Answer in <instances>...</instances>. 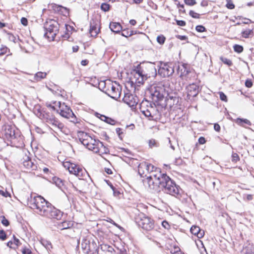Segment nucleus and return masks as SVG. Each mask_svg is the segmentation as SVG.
Returning a JSON list of instances; mask_svg holds the SVG:
<instances>
[{
  "label": "nucleus",
  "instance_id": "nucleus-1",
  "mask_svg": "<svg viewBox=\"0 0 254 254\" xmlns=\"http://www.w3.org/2000/svg\"><path fill=\"white\" fill-rule=\"evenodd\" d=\"M144 185L152 190L163 191L176 198L181 196L182 189L175 182L165 173H162L160 169H156L152 176H148L144 181Z\"/></svg>",
  "mask_w": 254,
  "mask_h": 254
},
{
  "label": "nucleus",
  "instance_id": "nucleus-2",
  "mask_svg": "<svg viewBox=\"0 0 254 254\" xmlns=\"http://www.w3.org/2000/svg\"><path fill=\"white\" fill-rule=\"evenodd\" d=\"M28 204L32 209H36L39 215L50 219L60 220L63 216V212L53 206L41 196L31 197Z\"/></svg>",
  "mask_w": 254,
  "mask_h": 254
},
{
  "label": "nucleus",
  "instance_id": "nucleus-3",
  "mask_svg": "<svg viewBox=\"0 0 254 254\" xmlns=\"http://www.w3.org/2000/svg\"><path fill=\"white\" fill-rule=\"evenodd\" d=\"M77 136L80 142L84 146L94 153L101 152L102 154H107L109 151L108 148L106 147L102 142L92 138L86 132L79 131Z\"/></svg>",
  "mask_w": 254,
  "mask_h": 254
},
{
  "label": "nucleus",
  "instance_id": "nucleus-4",
  "mask_svg": "<svg viewBox=\"0 0 254 254\" xmlns=\"http://www.w3.org/2000/svg\"><path fill=\"white\" fill-rule=\"evenodd\" d=\"M42 120L45 121L47 124L51 126V128L55 131H60L65 134L69 132L68 129L64 125L59 121V120L52 113L45 112Z\"/></svg>",
  "mask_w": 254,
  "mask_h": 254
},
{
  "label": "nucleus",
  "instance_id": "nucleus-5",
  "mask_svg": "<svg viewBox=\"0 0 254 254\" xmlns=\"http://www.w3.org/2000/svg\"><path fill=\"white\" fill-rule=\"evenodd\" d=\"M100 87H103V91L111 98L117 100L121 95V89L119 85H114L110 81H102L99 83Z\"/></svg>",
  "mask_w": 254,
  "mask_h": 254
},
{
  "label": "nucleus",
  "instance_id": "nucleus-6",
  "mask_svg": "<svg viewBox=\"0 0 254 254\" xmlns=\"http://www.w3.org/2000/svg\"><path fill=\"white\" fill-rule=\"evenodd\" d=\"M44 29L45 31L44 36L49 41H53L59 32V24L54 19H50L44 24Z\"/></svg>",
  "mask_w": 254,
  "mask_h": 254
},
{
  "label": "nucleus",
  "instance_id": "nucleus-7",
  "mask_svg": "<svg viewBox=\"0 0 254 254\" xmlns=\"http://www.w3.org/2000/svg\"><path fill=\"white\" fill-rule=\"evenodd\" d=\"M1 132L5 138L14 144H15L18 139L20 138L18 132H15V127L10 125H4L2 127Z\"/></svg>",
  "mask_w": 254,
  "mask_h": 254
},
{
  "label": "nucleus",
  "instance_id": "nucleus-8",
  "mask_svg": "<svg viewBox=\"0 0 254 254\" xmlns=\"http://www.w3.org/2000/svg\"><path fill=\"white\" fill-rule=\"evenodd\" d=\"M158 66V74L163 77H169L174 72V64L172 63L160 62Z\"/></svg>",
  "mask_w": 254,
  "mask_h": 254
},
{
  "label": "nucleus",
  "instance_id": "nucleus-9",
  "mask_svg": "<svg viewBox=\"0 0 254 254\" xmlns=\"http://www.w3.org/2000/svg\"><path fill=\"white\" fill-rule=\"evenodd\" d=\"M136 222L139 227L145 230L149 231L153 228V221L149 217H140L136 219Z\"/></svg>",
  "mask_w": 254,
  "mask_h": 254
},
{
  "label": "nucleus",
  "instance_id": "nucleus-10",
  "mask_svg": "<svg viewBox=\"0 0 254 254\" xmlns=\"http://www.w3.org/2000/svg\"><path fill=\"white\" fill-rule=\"evenodd\" d=\"M150 94L152 99L157 102L162 100L164 96V89L162 87L152 86L150 88Z\"/></svg>",
  "mask_w": 254,
  "mask_h": 254
},
{
  "label": "nucleus",
  "instance_id": "nucleus-11",
  "mask_svg": "<svg viewBox=\"0 0 254 254\" xmlns=\"http://www.w3.org/2000/svg\"><path fill=\"white\" fill-rule=\"evenodd\" d=\"M177 72L180 73V76L181 78H184L187 80L190 79L192 76L194 75V72L190 70L187 64L178 65Z\"/></svg>",
  "mask_w": 254,
  "mask_h": 254
},
{
  "label": "nucleus",
  "instance_id": "nucleus-12",
  "mask_svg": "<svg viewBox=\"0 0 254 254\" xmlns=\"http://www.w3.org/2000/svg\"><path fill=\"white\" fill-rule=\"evenodd\" d=\"M57 104L59 107V113L62 117L69 119L74 116L72 110L68 106L65 105L64 103L62 104L61 102H58Z\"/></svg>",
  "mask_w": 254,
  "mask_h": 254
},
{
  "label": "nucleus",
  "instance_id": "nucleus-13",
  "mask_svg": "<svg viewBox=\"0 0 254 254\" xmlns=\"http://www.w3.org/2000/svg\"><path fill=\"white\" fill-rule=\"evenodd\" d=\"M123 100L125 103L132 108H135L138 101V98L130 93H125Z\"/></svg>",
  "mask_w": 254,
  "mask_h": 254
},
{
  "label": "nucleus",
  "instance_id": "nucleus-14",
  "mask_svg": "<svg viewBox=\"0 0 254 254\" xmlns=\"http://www.w3.org/2000/svg\"><path fill=\"white\" fill-rule=\"evenodd\" d=\"M187 97L189 99L195 97L198 93L199 87L195 84H190L187 87Z\"/></svg>",
  "mask_w": 254,
  "mask_h": 254
},
{
  "label": "nucleus",
  "instance_id": "nucleus-15",
  "mask_svg": "<svg viewBox=\"0 0 254 254\" xmlns=\"http://www.w3.org/2000/svg\"><path fill=\"white\" fill-rule=\"evenodd\" d=\"M81 250L84 254H92L93 250L91 248L90 241L86 239H83L81 242Z\"/></svg>",
  "mask_w": 254,
  "mask_h": 254
},
{
  "label": "nucleus",
  "instance_id": "nucleus-16",
  "mask_svg": "<svg viewBox=\"0 0 254 254\" xmlns=\"http://www.w3.org/2000/svg\"><path fill=\"white\" fill-rule=\"evenodd\" d=\"M23 165L25 168L32 170H35L37 168V165L32 161L30 157L26 155L23 157Z\"/></svg>",
  "mask_w": 254,
  "mask_h": 254
},
{
  "label": "nucleus",
  "instance_id": "nucleus-17",
  "mask_svg": "<svg viewBox=\"0 0 254 254\" xmlns=\"http://www.w3.org/2000/svg\"><path fill=\"white\" fill-rule=\"evenodd\" d=\"M149 167L148 166V163L143 162L140 163L138 166V172L141 177H148L147 176V170H148Z\"/></svg>",
  "mask_w": 254,
  "mask_h": 254
},
{
  "label": "nucleus",
  "instance_id": "nucleus-18",
  "mask_svg": "<svg viewBox=\"0 0 254 254\" xmlns=\"http://www.w3.org/2000/svg\"><path fill=\"white\" fill-rule=\"evenodd\" d=\"M83 172V170L81 168L74 163L70 166V168L69 170V172L70 174H74L78 177L82 176Z\"/></svg>",
  "mask_w": 254,
  "mask_h": 254
},
{
  "label": "nucleus",
  "instance_id": "nucleus-19",
  "mask_svg": "<svg viewBox=\"0 0 254 254\" xmlns=\"http://www.w3.org/2000/svg\"><path fill=\"white\" fill-rule=\"evenodd\" d=\"M100 29L98 28L97 23L94 21L90 22V28L89 30L90 34L92 37H95L99 33Z\"/></svg>",
  "mask_w": 254,
  "mask_h": 254
},
{
  "label": "nucleus",
  "instance_id": "nucleus-20",
  "mask_svg": "<svg viewBox=\"0 0 254 254\" xmlns=\"http://www.w3.org/2000/svg\"><path fill=\"white\" fill-rule=\"evenodd\" d=\"M143 76L144 75L142 74V71L139 70H135L134 73V78L132 79L133 82V80L134 79V82L135 83L138 84H142L143 82Z\"/></svg>",
  "mask_w": 254,
  "mask_h": 254
},
{
  "label": "nucleus",
  "instance_id": "nucleus-21",
  "mask_svg": "<svg viewBox=\"0 0 254 254\" xmlns=\"http://www.w3.org/2000/svg\"><path fill=\"white\" fill-rule=\"evenodd\" d=\"M190 231L193 235L196 236L198 238L203 237L204 234V231L201 230L200 228L196 226H192Z\"/></svg>",
  "mask_w": 254,
  "mask_h": 254
},
{
  "label": "nucleus",
  "instance_id": "nucleus-22",
  "mask_svg": "<svg viewBox=\"0 0 254 254\" xmlns=\"http://www.w3.org/2000/svg\"><path fill=\"white\" fill-rule=\"evenodd\" d=\"M102 252L97 254H116L112 247L104 245L101 247Z\"/></svg>",
  "mask_w": 254,
  "mask_h": 254
},
{
  "label": "nucleus",
  "instance_id": "nucleus-23",
  "mask_svg": "<svg viewBox=\"0 0 254 254\" xmlns=\"http://www.w3.org/2000/svg\"><path fill=\"white\" fill-rule=\"evenodd\" d=\"M111 30L115 33H119L122 29V26L118 22H111L110 24Z\"/></svg>",
  "mask_w": 254,
  "mask_h": 254
},
{
  "label": "nucleus",
  "instance_id": "nucleus-24",
  "mask_svg": "<svg viewBox=\"0 0 254 254\" xmlns=\"http://www.w3.org/2000/svg\"><path fill=\"white\" fill-rule=\"evenodd\" d=\"M53 181L55 185L60 189L63 190L65 188L64 181L58 177H54Z\"/></svg>",
  "mask_w": 254,
  "mask_h": 254
},
{
  "label": "nucleus",
  "instance_id": "nucleus-25",
  "mask_svg": "<svg viewBox=\"0 0 254 254\" xmlns=\"http://www.w3.org/2000/svg\"><path fill=\"white\" fill-rule=\"evenodd\" d=\"M155 110V107L153 106L149 102V106H147L146 110L144 115L146 117L151 118L153 117L152 114H153Z\"/></svg>",
  "mask_w": 254,
  "mask_h": 254
},
{
  "label": "nucleus",
  "instance_id": "nucleus-26",
  "mask_svg": "<svg viewBox=\"0 0 254 254\" xmlns=\"http://www.w3.org/2000/svg\"><path fill=\"white\" fill-rule=\"evenodd\" d=\"M3 32L7 35V38L10 41L13 42L14 43L17 42L19 38L17 36H15L10 32H7L5 29H3Z\"/></svg>",
  "mask_w": 254,
  "mask_h": 254
},
{
  "label": "nucleus",
  "instance_id": "nucleus-27",
  "mask_svg": "<svg viewBox=\"0 0 254 254\" xmlns=\"http://www.w3.org/2000/svg\"><path fill=\"white\" fill-rule=\"evenodd\" d=\"M34 112L38 117L41 119L45 111H44L43 110L41 109V107L38 105L35 107Z\"/></svg>",
  "mask_w": 254,
  "mask_h": 254
},
{
  "label": "nucleus",
  "instance_id": "nucleus-28",
  "mask_svg": "<svg viewBox=\"0 0 254 254\" xmlns=\"http://www.w3.org/2000/svg\"><path fill=\"white\" fill-rule=\"evenodd\" d=\"M73 226V222L71 221H64L59 225V227L61 230L69 229Z\"/></svg>",
  "mask_w": 254,
  "mask_h": 254
},
{
  "label": "nucleus",
  "instance_id": "nucleus-29",
  "mask_svg": "<svg viewBox=\"0 0 254 254\" xmlns=\"http://www.w3.org/2000/svg\"><path fill=\"white\" fill-rule=\"evenodd\" d=\"M47 73L44 72H37L34 76V80L36 81H39L42 79L45 78L46 77Z\"/></svg>",
  "mask_w": 254,
  "mask_h": 254
},
{
  "label": "nucleus",
  "instance_id": "nucleus-30",
  "mask_svg": "<svg viewBox=\"0 0 254 254\" xmlns=\"http://www.w3.org/2000/svg\"><path fill=\"white\" fill-rule=\"evenodd\" d=\"M149 105V102L147 100L143 101L140 104V112L144 115L145 113V110H146L147 108V106Z\"/></svg>",
  "mask_w": 254,
  "mask_h": 254
},
{
  "label": "nucleus",
  "instance_id": "nucleus-31",
  "mask_svg": "<svg viewBox=\"0 0 254 254\" xmlns=\"http://www.w3.org/2000/svg\"><path fill=\"white\" fill-rule=\"evenodd\" d=\"M100 118L102 121H103L109 124L112 125L115 124L116 121L115 120L104 115H101Z\"/></svg>",
  "mask_w": 254,
  "mask_h": 254
},
{
  "label": "nucleus",
  "instance_id": "nucleus-32",
  "mask_svg": "<svg viewBox=\"0 0 254 254\" xmlns=\"http://www.w3.org/2000/svg\"><path fill=\"white\" fill-rule=\"evenodd\" d=\"M40 243L48 251L50 250L52 248L51 242L46 240L42 239Z\"/></svg>",
  "mask_w": 254,
  "mask_h": 254
},
{
  "label": "nucleus",
  "instance_id": "nucleus-33",
  "mask_svg": "<svg viewBox=\"0 0 254 254\" xmlns=\"http://www.w3.org/2000/svg\"><path fill=\"white\" fill-rule=\"evenodd\" d=\"M253 33V31L251 29H247L242 32V36L245 38H248Z\"/></svg>",
  "mask_w": 254,
  "mask_h": 254
},
{
  "label": "nucleus",
  "instance_id": "nucleus-34",
  "mask_svg": "<svg viewBox=\"0 0 254 254\" xmlns=\"http://www.w3.org/2000/svg\"><path fill=\"white\" fill-rule=\"evenodd\" d=\"M148 166L149 167V168L148 170H147V174L149 173L150 174L149 176H152L153 173L155 172L156 169H159L158 168L154 167L151 164L148 163Z\"/></svg>",
  "mask_w": 254,
  "mask_h": 254
},
{
  "label": "nucleus",
  "instance_id": "nucleus-35",
  "mask_svg": "<svg viewBox=\"0 0 254 254\" xmlns=\"http://www.w3.org/2000/svg\"><path fill=\"white\" fill-rule=\"evenodd\" d=\"M220 59L224 64H227L228 66H231L232 65V61L229 59H227L226 58L221 57Z\"/></svg>",
  "mask_w": 254,
  "mask_h": 254
},
{
  "label": "nucleus",
  "instance_id": "nucleus-36",
  "mask_svg": "<svg viewBox=\"0 0 254 254\" xmlns=\"http://www.w3.org/2000/svg\"><path fill=\"white\" fill-rule=\"evenodd\" d=\"M234 50L235 52L238 53H241L243 51V46L239 45H235L233 46Z\"/></svg>",
  "mask_w": 254,
  "mask_h": 254
},
{
  "label": "nucleus",
  "instance_id": "nucleus-37",
  "mask_svg": "<svg viewBox=\"0 0 254 254\" xmlns=\"http://www.w3.org/2000/svg\"><path fill=\"white\" fill-rule=\"evenodd\" d=\"M165 40L166 38L163 35H159L157 37V42L161 45H162L164 43Z\"/></svg>",
  "mask_w": 254,
  "mask_h": 254
},
{
  "label": "nucleus",
  "instance_id": "nucleus-38",
  "mask_svg": "<svg viewBox=\"0 0 254 254\" xmlns=\"http://www.w3.org/2000/svg\"><path fill=\"white\" fill-rule=\"evenodd\" d=\"M237 123L240 125H242L243 123L246 124L247 125L250 124V122L248 120L242 119H240V118L237 119Z\"/></svg>",
  "mask_w": 254,
  "mask_h": 254
},
{
  "label": "nucleus",
  "instance_id": "nucleus-39",
  "mask_svg": "<svg viewBox=\"0 0 254 254\" xmlns=\"http://www.w3.org/2000/svg\"><path fill=\"white\" fill-rule=\"evenodd\" d=\"M101 9L104 11H108L110 9V5L106 3H103L101 5Z\"/></svg>",
  "mask_w": 254,
  "mask_h": 254
},
{
  "label": "nucleus",
  "instance_id": "nucleus-40",
  "mask_svg": "<svg viewBox=\"0 0 254 254\" xmlns=\"http://www.w3.org/2000/svg\"><path fill=\"white\" fill-rule=\"evenodd\" d=\"M147 68L149 70L152 71V74H156V69L154 66V64H150L148 66Z\"/></svg>",
  "mask_w": 254,
  "mask_h": 254
},
{
  "label": "nucleus",
  "instance_id": "nucleus-41",
  "mask_svg": "<svg viewBox=\"0 0 254 254\" xmlns=\"http://www.w3.org/2000/svg\"><path fill=\"white\" fill-rule=\"evenodd\" d=\"M189 14L190 16H191L192 17L194 18H199L200 14L194 12L193 10H190L189 12Z\"/></svg>",
  "mask_w": 254,
  "mask_h": 254
},
{
  "label": "nucleus",
  "instance_id": "nucleus-42",
  "mask_svg": "<svg viewBox=\"0 0 254 254\" xmlns=\"http://www.w3.org/2000/svg\"><path fill=\"white\" fill-rule=\"evenodd\" d=\"M239 160V156L236 153H233L232 155V161L233 162H237Z\"/></svg>",
  "mask_w": 254,
  "mask_h": 254
},
{
  "label": "nucleus",
  "instance_id": "nucleus-43",
  "mask_svg": "<svg viewBox=\"0 0 254 254\" xmlns=\"http://www.w3.org/2000/svg\"><path fill=\"white\" fill-rule=\"evenodd\" d=\"M226 6L228 8L232 9L234 8L235 5L231 0H227Z\"/></svg>",
  "mask_w": 254,
  "mask_h": 254
},
{
  "label": "nucleus",
  "instance_id": "nucleus-44",
  "mask_svg": "<svg viewBox=\"0 0 254 254\" xmlns=\"http://www.w3.org/2000/svg\"><path fill=\"white\" fill-rule=\"evenodd\" d=\"M220 98L222 101L227 102V98L226 95L222 92H220L219 93Z\"/></svg>",
  "mask_w": 254,
  "mask_h": 254
},
{
  "label": "nucleus",
  "instance_id": "nucleus-45",
  "mask_svg": "<svg viewBox=\"0 0 254 254\" xmlns=\"http://www.w3.org/2000/svg\"><path fill=\"white\" fill-rule=\"evenodd\" d=\"M6 239V235L3 230H0V239L2 241Z\"/></svg>",
  "mask_w": 254,
  "mask_h": 254
},
{
  "label": "nucleus",
  "instance_id": "nucleus-46",
  "mask_svg": "<svg viewBox=\"0 0 254 254\" xmlns=\"http://www.w3.org/2000/svg\"><path fill=\"white\" fill-rule=\"evenodd\" d=\"M21 252H22V254H32L31 251L29 248H28L26 247L22 249V250H21Z\"/></svg>",
  "mask_w": 254,
  "mask_h": 254
},
{
  "label": "nucleus",
  "instance_id": "nucleus-47",
  "mask_svg": "<svg viewBox=\"0 0 254 254\" xmlns=\"http://www.w3.org/2000/svg\"><path fill=\"white\" fill-rule=\"evenodd\" d=\"M7 48L6 47L1 46L0 47V56L6 54L7 52Z\"/></svg>",
  "mask_w": 254,
  "mask_h": 254
},
{
  "label": "nucleus",
  "instance_id": "nucleus-48",
  "mask_svg": "<svg viewBox=\"0 0 254 254\" xmlns=\"http://www.w3.org/2000/svg\"><path fill=\"white\" fill-rule=\"evenodd\" d=\"M195 29L197 32H202L205 30V28L202 25H197L196 26Z\"/></svg>",
  "mask_w": 254,
  "mask_h": 254
},
{
  "label": "nucleus",
  "instance_id": "nucleus-49",
  "mask_svg": "<svg viewBox=\"0 0 254 254\" xmlns=\"http://www.w3.org/2000/svg\"><path fill=\"white\" fill-rule=\"evenodd\" d=\"M162 226L166 229L169 230L170 228V226L168 222L166 221H163L162 222Z\"/></svg>",
  "mask_w": 254,
  "mask_h": 254
},
{
  "label": "nucleus",
  "instance_id": "nucleus-50",
  "mask_svg": "<svg viewBox=\"0 0 254 254\" xmlns=\"http://www.w3.org/2000/svg\"><path fill=\"white\" fill-rule=\"evenodd\" d=\"M73 164V163H70L69 162H65L63 163V166L66 169L69 171L70 168V166H71V165Z\"/></svg>",
  "mask_w": 254,
  "mask_h": 254
},
{
  "label": "nucleus",
  "instance_id": "nucleus-51",
  "mask_svg": "<svg viewBox=\"0 0 254 254\" xmlns=\"http://www.w3.org/2000/svg\"><path fill=\"white\" fill-rule=\"evenodd\" d=\"M185 2L188 5H193L196 4L195 0H185Z\"/></svg>",
  "mask_w": 254,
  "mask_h": 254
},
{
  "label": "nucleus",
  "instance_id": "nucleus-52",
  "mask_svg": "<svg viewBox=\"0 0 254 254\" xmlns=\"http://www.w3.org/2000/svg\"><path fill=\"white\" fill-rule=\"evenodd\" d=\"M13 244H14L16 246V247H17L21 244V243H20L19 239L16 238L14 235L13 236Z\"/></svg>",
  "mask_w": 254,
  "mask_h": 254
},
{
  "label": "nucleus",
  "instance_id": "nucleus-53",
  "mask_svg": "<svg viewBox=\"0 0 254 254\" xmlns=\"http://www.w3.org/2000/svg\"><path fill=\"white\" fill-rule=\"evenodd\" d=\"M132 35H133L132 31H131L130 33H129L128 32H127V31H126V30H124L122 33V35L124 37H126L130 36Z\"/></svg>",
  "mask_w": 254,
  "mask_h": 254
},
{
  "label": "nucleus",
  "instance_id": "nucleus-54",
  "mask_svg": "<svg viewBox=\"0 0 254 254\" xmlns=\"http://www.w3.org/2000/svg\"><path fill=\"white\" fill-rule=\"evenodd\" d=\"M1 223L5 226H7L9 224V221L5 218L4 216H2Z\"/></svg>",
  "mask_w": 254,
  "mask_h": 254
},
{
  "label": "nucleus",
  "instance_id": "nucleus-55",
  "mask_svg": "<svg viewBox=\"0 0 254 254\" xmlns=\"http://www.w3.org/2000/svg\"><path fill=\"white\" fill-rule=\"evenodd\" d=\"M181 249L178 247H174L173 249L171 251V253L173 254L174 253H179L181 252Z\"/></svg>",
  "mask_w": 254,
  "mask_h": 254
},
{
  "label": "nucleus",
  "instance_id": "nucleus-56",
  "mask_svg": "<svg viewBox=\"0 0 254 254\" xmlns=\"http://www.w3.org/2000/svg\"><path fill=\"white\" fill-rule=\"evenodd\" d=\"M178 7L179 8V11H182L183 13L185 12V10L184 9V4H181L180 2L177 4Z\"/></svg>",
  "mask_w": 254,
  "mask_h": 254
},
{
  "label": "nucleus",
  "instance_id": "nucleus-57",
  "mask_svg": "<svg viewBox=\"0 0 254 254\" xmlns=\"http://www.w3.org/2000/svg\"><path fill=\"white\" fill-rule=\"evenodd\" d=\"M5 27H7L8 29H10L11 26L9 24L3 23L0 21V28H2Z\"/></svg>",
  "mask_w": 254,
  "mask_h": 254
},
{
  "label": "nucleus",
  "instance_id": "nucleus-58",
  "mask_svg": "<svg viewBox=\"0 0 254 254\" xmlns=\"http://www.w3.org/2000/svg\"><path fill=\"white\" fill-rule=\"evenodd\" d=\"M245 85L248 88H250L253 85V83L251 80L247 79L245 82Z\"/></svg>",
  "mask_w": 254,
  "mask_h": 254
},
{
  "label": "nucleus",
  "instance_id": "nucleus-59",
  "mask_svg": "<svg viewBox=\"0 0 254 254\" xmlns=\"http://www.w3.org/2000/svg\"><path fill=\"white\" fill-rule=\"evenodd\" d=\"M156 143V141L154 139H150L149 140V145L150 147L155 146Z\"/></svg>",
  "mask_w": 254,
  "mask_h": 254
},
{
  "label": "nucleus",
  "instance_id": "nucleus-60",
  "mask_svg": "<svg viewBox=\"0 0 254 254\" xmlns=\"http://www.w3.org/2000/svg\"><path fill=\"white\" fill-rule=\"evenodd\" d=\"M176 22L178 25L181 26H184L186 25V22L184 20H176Z\"/></svg>",
  "mask_w": 254,
  "mask_h": 254
},
{
  "label": "nucleus",
  "instance_id": "nucleus-61",
  "mask_svg": "<svg viewBox=\"0 0 254 254\" xmlns=\"http://www.w3.org/2000/svg\"><path fill=\"white\" fill-rule=\"evenodd\" d=\"M21 23L24 26H27L28 24V20H27V18H26L25 17H22L21 19Z\"/></svg>",
  "mask_w": 254,
  "mask_h": 254
},
{
  "label": "nucleus",
  "instance_id": "nucleus-62",
  "mask_svg": "<svg viewBox=\"0 0 254 254\" xmlns=\"http://www.w3.org/2000/svg\"><path fill=\"white\" fill-rule=\"evenodd\" d=\"M110 187H111V189H112V190H113L114 194L115 196H118V195H119L120 194V192L119 191H117L115 190V188L113 185H111L110 186Z\"/></svg>",
  "mask_w": 254,
  "mask_h": 254
},
{
  "label": "nucleus",
  "instance_id": "nucleus-63",
  "mask_svg": "<svg viewBox=\"0 0 254 254\" xmlns=\"http://www.w3.org/2000/svg\"><path fill=\"white\" fill-rule=\"evenodd\" d=\"M206 140L204 137H200L198 139V142L200 144H203L205 143Z\"/></svg>",
  "mask_w": 254,
  "mask_h": 254
},
{
  "label": "nucleus",
  "instance_id": "nucleus-64",
  "mask_svg": "<svg viewBox=\"0 0 254 254\" xmlns=\"http://www.w3.org/2000/svg\"><path fill=\"white\" fill-rule=\"evenodd\" d=\"M214 129L216 131L219 132L220 130V127L218 124H215L214 125Z\"/></svg>",
  "mask_w": 254,
  "mask_h": 254
}]
</instances>
